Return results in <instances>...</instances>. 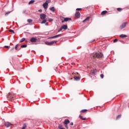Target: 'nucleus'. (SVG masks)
Returning <instances> with one entry per match:
<instances>
[{
  "label": "nucleus",
  "mask_w": 129,
  "mask_h": 129,
  "mask_svg": "<svg viewBox=\"0 0 129 129\" xmlns=\"http://www.w3.org/2000/svg\"><path fill=\"white\" fill-rule=\"evenodd\" d=\"M15 95L11 93H9L8 95H7V98L9 101H12Z\"/></svg>",
  "instance_id": "obj_1"
},
{
  "label": "nucleus",
  "mask_w": 129,
  "mask_h": 129,
  "mask_svg": "<svg viewBox=\"0 0 129 129\" xmlns=\"http://www.w3.org/2000/svg\"><path fill=\"white\" fill-rule=\"evenodd\" d=\"M93 56L94 58H101L102 57V53H93Z\"/></svg>",
  "instance_id": "obj_2"
},
{
  "label": "nucleus",
  "mask_w": 129,
  "mask_h": 129,
  "mask_svg": "<svg viewBox=\"0 0 129 129\" xmlns=\"http://www.w3.org/2000/svg\"><path fill=\"white\" fill-rule=\"evenodd\" d=\"M126 25H127V22L123 23L119 27V29L122 30V29H124V28H125V27L126 26Z\"/></svg>",
  "instance_id": "obj_3"
},
{
  "label": "nucleus",
  "mask_w": 129,
  "mask_h": 129,
  "mask_svg": "<svg viewBox=\"0 0 129 129\" xmlns=\"http://www.w3.org/2000/svg\"><path fill=\"white\" fill-rule=\"evenodd\" d=\"M58 42L57 41H50V42H45V44L46 45H48V46H51V45H53V44H55Z\"/></svg>",
  "instance_id": "obj_4"
},
{
  "label": "nucleus",
  "mask_w": 129,
  "mask_h": 129,
  "mask_svg": "<svg viewBox=\"0 0 129 129\" xmlns=\"http://www.w3.org/2000/svg\"><path fill=\"white\" fill-rule=\"evenodd\" d=\"M43 7L44 10H47L48 9V1H46L43 4Z\"/></svg>",
  "instance_id": "obj_5"
},
{
  "label": "nucleus",
  "mask_w": 129,
  "mask_h": 129,
  "mask_svg": "<svg viewBox=\"0 0 129 129\" xmlns=\"http://www.w3.org/2000/svg\"><path fill=\"white\" fill-rule=\"evenodd\" d=\"M5 125L6 127H10L11 125H13V124L11 123L10 122H5Z\"/></svg>",
  "instance_id": "obj_6"
},
{
  "label": "nucleus",
  "mask_w": 129,
  "mask_h": 129,
  "mask_svg": "<svg viewBox=\"0 0 129 129\" xmlns=\"http://www.w3.org/2000/svg\"><path fill=\"white\" fill-rule=\"evenodd\" d=\"M38 39H37L35 37H32L30 39V42H31V43H36V42H37Z\"/></svg>",
  "instance_id": "obj_7"
},
{
  "label": "nucleus",
  "mask_w": 129,
  "mask_h": 129,
  "mask_svg": "<svg viewBox=\"0 0 129 129\" xmlns=\"http://www.w3.org/2000/svg\"><path fill=\"white\" fill-rule=\"evenodd\" d=\"M40 17L41 20H45V19H46V15L45 14H41Z\"/></svg>",
  "instance_id": "obj_8"
},
{
  "label": "nucleus",
  "mask_w": 129,
  "mask_h": 129,
  "mask_svg": "<svg viewBox=\"0 0 129 129\" xmlns=\"http://www.w3.org/2000/svg\"><path fill=\"white\" fill-rule=\"evenodd\" d=\"M75 17H76V18H78V19H79V18H80V12H79V11H77L76 12Z\"/></svg>",
  "instance_id": "obj_9"
},
{
  "label": "nucleus",
  "mask_w": 129,
  "mask_h": 129,
  "mask_svg": "<svg viewBox=\"0 0 129 129\" xmlns=\"http://www.w3.org/2000/svg\"><path fill=\"white\" fill-rule=\"evenodd\" d=\"M61 28L63 30H67L68 29V26L66 24H64L62 26H61Z\"/></svg>",
  "instance_id": "obj_10"
},
{
  "label": "nucleus",
  "mask_w": 129,
  "mask_h": 129,
  "mask_svg": "<svg viewBox=\"0 0 129 129\" xmlns=\"http://www.w3.org/2000/svg\"><path fill=\"white\" fill-rule=\"evenodd\" d=\"M70 120L68 119H66L63 122L64 124H68V123H70Z\"/></svg>",
  "instance_id": "obj_11"
},
{
  "label": "nucleus",
  "mask_w": 129,
  "mask_h": 129,
  "mask_svg": "<svg viewBox=\"0 0 129 129\" xmlns=\"http://www.w3.org/2000/svg\"><path fill=\"white\" fill-rule=\"evenodd\" d=\"M68 21H71V18H65L63 20V21H62V23H63L64 22H68Z\"/></svg>",
  "instance_id": "obj_12"
},
{
  "label": "nucleus",
  "mask_w": 129,
  "mask_h": 129,
  "mask_svg": "<svg viewBox=\"0 0 129 129\" xmlns=\"http://www.w3.org/2000/svg\"><path fill=\"white\" fill-rule=\"evenodd\" d=\"M19 46H20V45L19 44H17L16 46H15V50H16L17 51H20V50H21V48H18V47H19Z\"/></svg>",
  "instance_id": "obj_13"
},
{
  "label": "nucleus",
  "mask_w": 129,
  "mask_h": 129,
  "mask_svg": "<svg viewBox=\"0 0 129 129\" xmlns=\"http://www.w3.org/2000/svg\"><path fill=\"white\" fill-rule=\"evenodd\" d=\"M120 38H126L127 36L125 34H121L119 35Z\"/></svg>",
  "instance_id": "obj_14"
},
{
  "label": "nucleus",
  "mask_w": 129,
  "mask_h": 129,
  "mask_svg": "<svg viewBox=\"0 0 129 129\" xmlns=\"http://www.w3.org/2000/svg\"><path fill=\"white\" fill-rule=\"evenodd\" d=\"M49 10H50V11H51V12H55V7H50L49 8Z\"/></svg>",
  "instance_id": "obj_15"
},
{
  "label": "nucleus",
  "mask_w": 129,
  "mask_h": 129,
  "mask_svg": "<svg viewBox=\"0 0 129 129\" xmlns=\"http://www.w3.org/2000/svg\"><path fill=\"white\" fill-rule=\"evenodd\" d=\"M90 19V17H88L85 20H84L83 21V23H85V22H86V21H89Z\"/></svg>",
  "instance_id": "obj_16"
},
{
  "label": "nucleus",
  "mask_w": 129,
  "mask_h": 129,
  "mask_svg": "<svg viewBox=\"0 0 129 129\" xmlns=\"http://www.w3.org/2000/svg\"><path fill=\"white\" fill-rule=\"evenodd\" d=\"M107 13V11H103L101 12V15L102 16H104V15H105V14Z\"/></svg>",
  "instance_id": "obj_17"
},
{
  "label": "nucleus",
  "mask_w": 129,
  "mask_h": 129,
  "mask_svg": "<svg viewBox=\"0 0 129 129\" xmlns=\"http://www.w3.org/2000/svg\"><path fill=\"white\" fill-rule=\"evenodd\" d=\"M58 37H61V34L56 35L55 36H52L51 38H52V39H55L56 38H58Z\"/></svg>",
  "instance_id": "obj_18"
},
{
  "label": "nucleus",
  "mask_w": 129,
  "mask_h": 129,
  "mask_svg": "<svg viewBox=\"0 0 129 129\" xmlns=\"http://www.w3.org/2000/svg\"><path fill=\"white\" fill-rule=\"evenodd\" d=\"M79 118L82 119V120H86V118H83L81 115H79Z\"/></svg>",
  "instance_id": "obj_19"
},
{
  "label": "nucleus",
  "mask_w": 129,
  "mask_h": 129,
  "mask_svg": "<svg viewBox=\"0 0 129 129\" xmlns=\"http://www.w3.org/2000/svg\"><path fill=\"white\" fill-rule=\"evenodd\" d=\"M75 80H76L77 81H79V80H80V78L79 77H75Z\"/></svg>",
  "instance_id": "obj_20"
},
{
  "label": "nucleus",
  "mask_w": 129,
  "mask_h": 129,
  "mask_svg": "<svg viewBox=\"0 0 129 129\" xmlns=\"http://www.w3.org/2000/svg\"><path fill=\"white\" fill-rule=\"evenodd\" d=\"M35 3V0H31L29 3L28 5H32V4H34Z\"/></svg>",
  "instance_id": "obj_21"
},
{
  "label": "nucleus",
  "mask_w": 129,
  "mask_h": 129,
  "mask_svg": "<svg viewBox=\"0 0 129 129\" xmlns=\"http://www.w3.org/2000/svg\"><path fill=\"white\" fill-rule=\"evenodd\" d=\"M26 40V38H23L21 39V40L20 41V43H23V42H25Z\"/></svg>",
  "instance_id": "obj_22"
},
{
  "label": "nucleus",
  "mask_w": 129,
  "mask_h": 129,
  "mask_svg": "<svg viewBox=\"0 0 129 129\" xmlns=\"http://www.w3.org/2000/svg\"><path fill=\"white\" fill-rule=\"evenodd\" d=\"M47 22V20L46 19H44L42 22H41V24H46Z\"/></svg>",
  "instance_id": "obj_23"
},
{
  "label": "nucleus",
  "mask_w": 129,
  "mask_h": 129,
  "mask_svg": "<svg viewBox=\"0 0 129 129\" xmlns=\"http://www.w3.org/2000/svg\"><path fill=\"white\" fill-rule=\"evenodd\" d=\"M27 44H23L21 46V48H27Z\"/></svg>",
  "instance_id": "obj_24"
},
{
  "label": "nucleus",
  "mask_w": 129,
  "mask_h": 129,
  "mask_svg": "<svg viewBox=\"0 0 129 129\" xmlns=\"http://www.w3.org/2000/svg\"><path fill=\"white\" fill-rule=\"evenodd\" d=\"M120 117H121V114L118 115L116 117V119H119V118H120Z\"/></svg>",
  "instance_id": "obj_25"
},
{
  "label": "nucleus",
  "mask_w": 129,
  "mask_h": 129,
  "mask_svg": "<svg viewBox=\"0 0 129 129\" xmlns=\"http://www.w3.org/2000/svg\"><path fill=\"white\" fill-rule=\"evenodd\" d=\"M86 111H87V109H83L81 110V112H83V113L86 112Z\"/></svg>",
  "instance_id": "obj_26"
},
{
  "label": "nucleus",
  "mask_w": 129,
  "mask_h": 129,
  "mask_svg": "<svg viewBox=\"0 0 129 129\" xmlns=\"http://www.w3.org/2000/svg\"><path fill=\"white\" fill-rule=\"evenodd\" d=\"M62 126H63L62 125H58V128L59 129H65L64 128L62 127Z\"/></svg>",
  "instance_id": "obj_27"
},
{
  "label": "nucleus",
  "mask_w": 129,
  "mask_h": 129,
  "mask_svg": "<svg viewBox=\"0 0 129 129\" xmlns=\"http://www.w3.org/2000/svg\"><path fill=\"white\" fill-rule=\"evenodd\" d=\"M27 22H28V23H32V22H33V20H32V19H28L27 20Z\"/></svg>",
  "instance_id": "obj_28"
},
{
  "label": "nucleus",
  "mask_w": 129,
  "mask_h": 129,
  "mask_svg": "<svg viewBox=\"0 0 129 129\" xmlns=\"http://www.w3.org/2000/svg\"><path fill=\"white\" fill-rule=\"evenodd\" d=\"M117 11H118V12H121V11H122V9L119 8H117Z\"/></svg>",
  "instance_id": "obj_29"
},
{
  "label": "nucleus",
  "mask_w": 129,
  "mask_h": 129,
  "mask_svg": "<svg viewBox=\"0 0 129 129\" xmlns=\"http://www.w3.org/2000/svg\"><path fill=\"white\" fill-rule=\"evenodd\" d=\"M9 32H10V33H13V34H15V31H14L13 30V29H10V30H9Z\"/></svg>",
  "instance_id": "obj_30"
},
{
  "label": "nucleus",
  "mask_w": 129,
  "mask_h": 129,
  "mask_svg": "<svg viewBox=\"0 0 129 129\" xmlns=\"http://www.w3.org/2000/svg\"><path fill=\"white\" fill-rule=\"evenodd\" d=\"M63 30V28H62V27H61L58 30V33H59V32H61Z\"/></svg>",
  "instance_id": "obj_31"
},
{
  "label": "nucleus",
  "mask_w": 129,
  "mask_h": 129,
  "mask_svg": "<svg viewBox=\"0 0 129 129\" xmlns=\"http://www.w3.org/2000/svg\"><path fill=\"white\" fill-rule=\"evenodd\" d=\"M48 22H53V20L52 19L50 18L48 20Z\"/></svg>",
  "instance_id": "obj_32"
},
{
  "label": "nucleus",
  "mask_w": 129,
  "mask_h": 129,
  "mask_svg": "<svg viewBox=\"0 0 129 129\" xmlns=\"http://www.w3.org/2000/svg\"><path fill=\"white\" fill-rule=\"evenodd\" d=\"M100 77H101L102 79H103V77H104V75L102 74L100 75Z\"/></svg>",
  "instance_id": "obj_33"
},
{
  "label": "nucleus",
  "mask_w": 129,
  "mask_h": 129,
  "mask_svg": "<svg viewBox=\"0 0 129 129\" xmlns=\"http://www.w3.org/2000/svg\"><path fill=\"white\" fill-rule=\"evenodd\" d=\"M118 40L117 39H114L113 40L114 43H116V42H117Z\"/></svg>",
  "instance_id": "obj_34"
},
{
  "label": "nucleus",
  "mask_w": 129,
  "mask_h": 129,
  "mask_svg": "<svg viewBox=\"0 0 129 129\" xmlns=\"http://www.w3.org/2000/svg\"><path fill=\"white\" fill-rule=\"evenodd\" d=\"M4 47H5V48H7V49L10 48V46L5 45Z\"/></svg>",
  "instance_id": "obj_35"
},
{
  "label": "nucleus",
  "mask_w": 129,
  "mask_h": 129,
  "mask_svg": "<svg viewBox=\"0 0 129 129\" xmlns=\"http://www.w3.org/2000/svg\"><path fill=\"white\" fill-rule=\"evenodd\" d=\"M81 10H82V9H81V8H77L76 9V11H81Z\"/></svg>",
  "instance_id": "obj_36"
},
{
  "label": "nucleus",
  "mask_w": 129,
  "mask_h": 129,
  "mask_svg": "<svg viewBox=\"0 0 129 129\" xmlns=\"http://www.w3.org/2000/svg\"><path fill=\"white\" fill-rule=\"evenodd\" d=\"M11 12H7L5 14V16H8L9 15V14H10Z\"/></svg>",
  "instance_id": "obj_37"
},
{
  "label": "nucleus",
  "mask_w": 129,
  "mask_h": 129,
  "mask_svg": "<svg viewBox=\"0 0 129 129\" xmlns=\"http://www.w3.org/2000/svg\"><path fill=\"white\" fill-rule=\"evenodd\" d=\"M42 11L43 10H42V9H40L38 10V12H39V13H42Z\"/></svg>",
  "instance_id": "obj_38"
},
{
  "label": "nucleus",
  "mask_w": 129,
  "mask_h": 129,
  "mask_svg": "<svg viewBox=\"0 0 129 129\" xmlns=\"http://www.w3.org/2000/svg\"><path fill=\"white\" fill-rule=\"evenodd\" d=\"M23 14H26V10H24L23 11Z\"/></svg>",
  "instance_id": "obj_39"
},
{
  "label": "nucleus",
  "mask_w": 129,
  "mask_h": 129,
  "mask_svg": "<svg viewBox=\"0 0 129 129\" xmlns=\"http://www.w3.org/2000/svg\"><path fill=\"white\" fill-rule=\"evenodd\" d=\"M65 126H66V127L67 128H68V127H69V126H68V125H67V124H66V125H65Z\"/></svg>",
  "instance_id": "obj_40"
},
{
  "label": "nucleus",
  "mask_w": 129,
  "mask_h": 129,
  "mask_svg": "<svg viewBox=\"0 0 129 129\" xmlns=\"http://www.w3.org/2000/svg\"><path fill=\"white\" fill-rule=\"evenodd\" d=\"M93 74H95V70L93 71Z\"/></svg>",
  "instance_id": "obj_41"
},
{
  "label": "nucleus",
  "mask_w": 129,
  "mask_h": 129,
  "mask_svg": "<svg viewBox=\"0 0 129 129\" xmlns=\"http://www.w3.org/2000/svg\"><path fill=\"white\" fill-rule=\"evenodd\" d=\"M70 125H73V122H72L71 123H70Z\"/></svg>",
  "instance_id": "obj_42"
},
{
  "label": "nucleus",
  "mask_w": 129,
  "mask_h": 129,
  "mask_svg": "<svg viewBox=\"0 0 129 129\" xmlns=\"http://www.w3.org/2000/svg\"><path fill=\"white\" fill-rule=\"evenodd\" d=\"M15 49V47H13L11 49V51H13V50Z\"/></svg>",
  "instance_id": "obj_43"
},
{
  "label": "nucleus",
  "mask_w": 129,
  "mask_h": 129,
  "mask_svg": "<svg viewBox=\"0 0 129 129\" xmlns=\"http://www.w3.org/2000/svg\"><path fill=\"white\" fill-rule=\"evenodd\" d=\"M45 26H48V23H45Z\"/></svg>",
  "instance_id": "obj_44"
},
{
  "label": "nucleus",
  "mask_w": 129,
  "mask_h": 129,
  "mask_svg": "<svg viewBox=\"0 0 129 129\" xmlns=\"http://www.w3.org/2000/svg\"><path fill=\"white\" fill-rule=\"evenodd\" d=\"M48 39H53V38H52V37H49Z\"/></svg>",
  "instance_id": "obj_45"
},
{
  "label": "nucleus",
  "mask_w": 129,
  "mask_h": 129,
  "mask_svg": "<svg viewBox=\"0 0 129 129\" xmlns=\"http://www.w3.org/2000/svg\"><path fill=\"white\" fill-rule=\"evenodd\" d=\"M94 41H95V40H93L92 41V43L94 42Z\"/></svg>",
  "instance_id": "obj_46"
},
{
  "label": "nucleus",
  "mask_w": 129,
  "mask_h": 129,
  "mask_svg": "<svg viewBox=\"0 0 129 129\" xmlns=\"http://www.w3.org/2000/svg\"><path fill=\"white\" fill-rule=\"evenodd\" d=\"M34 29H36V26H34Z\"/></svg>",
  "instance_id": "obj_47"
}]
</instances>
